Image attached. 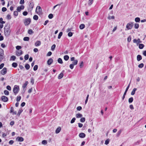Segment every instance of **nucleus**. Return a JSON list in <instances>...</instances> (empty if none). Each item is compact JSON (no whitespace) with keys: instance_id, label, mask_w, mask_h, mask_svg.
<instances>
[{"instance_id":"1","label":"nucleus","mask_w":146,"mask_h":146,"mask_svg":"<svg viewBox=\"0 0 146 146\" xmlns=\"http://www.w3.org/2000/svg\"><path fill=\"white\" fill-rule=\"evenodd\" d=\"M11 32L10 27L9 26H5L4 32L5 36H9Z\"/></svg>"},{"instance_id":"2","label":"nucleus","mask_w":146,"mask_h":146,"mask_svg":"<svg viewBox=\"0 0 146 146\" xmlns=\"http://www.w3.org/2000/svg\"><path fill=\"white\" fill-rule=\"evenodd\" d=\"M35 11L36 13L39 15L42 14V9L40 6H38L37 7Z\"/></svg>"},{"instance_id":"3","label":"nucleus","mask_w":146,"mask_h":146,"mask_svg":"<svg viewBox=\"0 0 146 146\" xmlns=\"http://www.w3.org/2000/svg\"><path fill=\"white\" fill-rule=\"evenodd\" d=\"M19 91V86L15 85L13 89V91L14 94L16 95L18 93Z\"/></svg>"},{"instance_id":"4","label":"nucleus","mask_w":146,"mask_h":146,"mask_svg":"<svg viewBox=\"0 0 146 146\" xmlns=\"http://www.w3.org/2000/svg\"><path fill=\"white\" fill-rule=\"evenodd\" d=\"M31 22V19L30 18H28L25 20L24 23L25 26H27L30 24Z\"/></svg>"},{"instance_id":"5","label":"nucleus","mask_w":146,"mask_h":146,"mask_svg":"<svg viewBox=\"0 0 146 146\" xmlns=\"http://www.w3.org/2000/svg\"><path fill=\"white\" fill-rule=\"evenodd\" d=\"M133 25V23L130 22L127 24L126 27L128 30L131 29L132 28Z\"/></svg>"},{"instance_id":"6","label":"nucleus","mask_w":146,"mask_h":146,"mask_svg":"<svg viewBox=\"0 0 146 146\" xmlns=\"http://www.w3.org/2000/svg\"><path fill=\"white\" fill-rule=\"evenodd\" d=\"M129 86H130V84L128 85L124 93V94H123V96L122 98V100H123L124 99V98H125V96L126 95V94L127 92V91L129 88Z\"/></svg>"},{"instance_id":"7","label":"nucleus","mask_w":146,"mask_h":146,"mask_svg":"<svg viewBox=\"0 0 146 146\" xmlns=\"http://www.w3.org/2000/svg\"><path fill=\"white\" fill-rule=\"evenodd\" d=\"M29 3H30L29 5V9L30 11H31L32 10L34 6L33 3V2L30 1Z\"/></svg>"},{"instance_id":"8","label":"nucleus","mask_w":146,"mask_h":146,"mask_svg":"<svg viewBox=\"0 0 146 146\" xmlns=\"http://www.w3.org/2000/svg\"><path fill=\"white\" fill-rule=\"evenodd\" d=\"M7 69L6 68H4L1 71V74L3 75L7 73Z\"/></svg>"},{"instance_id":"9","label":"nucleus","mask_w":146,"mask_h":146,"mask_svg":"<svg viewBox=\"0 0 146 146\" xmlns=\"http://www.w3.org/2000/svg\"><path fill=\"white\" fill-rule=\"evenodd\" d=\"M1 100L3 102H6L8 101V98L5 96H3L1 97Z\"/></svg>"},{"instance_id":"10","label":"nucleus","mask_w":146,"mask_h":146,"mask_svg":"<svg viewBox=\"0 0 146 146\" xmlns=\"http://www.w3.org/2000/svg\"><path fill=\"white\" fill-rule=\"evenodd\" d=\"M133 43H136L137 44H138L139 43L141 42L140 41V40L139 38H138L137 40H136L135 39H134L133 40Z\"/></svg>"},{"instance_id":"11","label":"nucleus","mask_w":146,"mask_h":146,"mask_svg":"<svg viewBox=\"0 0 146 146\" xmlns=\"http://www.w3.org/2000/svg\"><path fill=\"white\" fill-rule=\"evenodd\" d=\"M24 139L22 137H17L16 139V140L18 141L22 142L24 141Z\"/></svg>"},{"instance_id":"12","label":"nucleus","mask_w":146,"mask_h":146,"mask_svg":"<svg viewBox=\"0 0 146 146\" xmlns=\"http://www.w3.org/2000/svg\"><path fill=\"white\" fill-rule=\"evenodd\" d=\"M23 53V51L22 50L17 51H16V54L17 56H19L21 55Z\"/></svg>"},{"instance_id":"13","label":"nucleus","mask_w":146,"mask_h":146,"mask_svg":"<svg viewBox=\"0 0 146 146\" xmlns=\"http://www.w3.org/2000/svg\"><path fill=\"white\" fill-rule=\"evenodd\" d=\"M79 136L80 138H83L85 137L86 135L84 133H81L79 134Z\"/></svg>"},{"instance_id":"14","label":"nucleus","mask_w":146,"mask_h":146,"mask_svg":"<svg viewBox=\"0 0 146 146\" xmlns=\"http://www.w3.org/2000/svg\"><path fill=\"white\" fill-rule=\"evenodd\" d=\"M53 60L51 58H49L47 61V64L48 65H50L52 62Z\"/></svg>"},{"instance_id":"15","label":"nucleus","mask_w":146,"mask_h":146,"mask_svg":"<svg viewBox=\"0 0 146 146\" xmlns=\"http://www.w3.org/2000/svg\"><path fill=\"white\" fill-rule=\"evenodd\" d=\"M41 44V42L39 41H37L35 44V45L36 46H39Z\"/></svg>"},{"instance_id":"16","label":"nucleus","mask_w":146,"mask_h":146,"mask_svg":"<svg viewBox=\"0 0 146 146\" xmlns=\"http://www.w3.org/2000/svg\"><path fill=\"white\" fill-rule=\"evenodd\" d=\"M61 130V128L60 127H58L56 129V130L55 131V133H58Z\"/></svg>"},{"instance_id":"17","label":"nucleus","mask_w":146,"mask_h":146,"mask_svg":"<svg viewBox=\"0 0 146 146\" xmlns=\"http://www.w3.org/2000/svg\"><path fill=\"white\" fill-rule=\"evenodd\" d=\"M142 58L141 56L140 55H138L137 56V60L138 61L142 59Z\"/></svg>"},{"instance_id":"18","label":"nucleus","mask_w":146,"mask_h":146,"mask_svg":"<svg viewBox=\"0 0 146 146\" xmlns=\"http://www.w3.org/2000/svg\"><path fill=\"white\" fill-rule=\"evenodd\" d=\"M64 75L63 73L62 72H61L60 74L58 77V79H60L62 78L63 77Z\"/></svg>"},{"instance_id":"19","label":"nucleus","mask_w":146,"mask_h":146,"mask_svg":"<svg viewBox=\"0 0 146 146\" xmlns=\"http://www.w3.org/2000/svg\"><path fill=\"white\" fill-rule=\"evenodd\" d=\"M76 117L77 118H81L82 117V115L80 113H78L76 115Z\"/></svg>"},{"instance_id":"20","label":"nucleus","mask_w":146,"mask_h":146,"mask_svg":"<svg viewBox=\"0 0 146 146\" xmlns=\"http://www.w3.org/2000/svg\"><path fill=\"white\" fill-rule=\"evenodd\" d=\"M0 56H4V51L1 48H0Z\"/></svg>"},{"instance_id":"21","label":"nucleus","mask_w":146,"mask_h":146,"mask_svg":"<svg viewBox=\"0 0 146 146\" xmlns=\"http://www.w3.org/2000/svg\"><path fill=\"white\" fill-rule=\"evenodd\" d=\"M136 90L137 89L136 88H134L131 92V94L132 95H134L135 94V92Z\"/></svg>"},{"instance_id":"22","label":"nucleus","mask_w":146,"mask_h":146,"mask_svg":"<svg viewBox=\"0 0 146 146\" xmlns=\"http://www.w3.org/2000/svg\"><path fill=\"white\" fill-rule=\"evenodd\" d=\"M122 129H120L117 132V136L119 137L122 131Z\"/></svg>"},{"instance_id":"23","label":"nucleus","mask_w":146,"mask_h":146,"mask_svg":"<svg viewBox=\"0 0 146 146\" xmlns=\"http://www.w3.org/2000/svg\"><path fill=\"white\" fill-rule=\"evenodd\" d=\"M93 0H89L88 1V5L89 6H90L93 3Z\"/></svg>"},{"instance_id":"24","label":"nucleus","mask_w":146,"mask_h":146,"mask_svg":"<svg viewBox=\"0 0 146 146\" xmlns=\"http://www.w3.org/2000/svg\"><path fill=\"white\" fill-rule=\"evenodd\" d=\"M64 58L65 60L67 61L69 59V57L68 55H65L64 56Z\"/></svg>"},{"instance_id":"25","label":"nucleus","mask_w":146,"mask_h":146,"mask_svg":"<svg viewBox=\"0 0 146 146\" xmlns=\"http://www.w3.org/2000/svg\"><path fill=\"white\" fill-rule=\"evenodd\" d=\"M85 27V25L84 24H82L80 25L79 28L80 29H82Z\"/></svg>"},{"instance_id":"26","label":"nucleus","mask_w":146,"mask_h":146,"mask_svg":"<svg viewBox=\"0 0 146 146\" xmlns=\"http://www.w3.org/2000/svg\"><path fill=\"white\" fill-rule=\"evenodd\" d=\"M144 46V45L143 44H141L139 45V48L140 49H142L143 48Z\"/></svg>"},{"instance_id":"27","label":"nucleus","mask_w":146,"mask_h":146,"mask_svg":"<svg viewBox=\"0 0 146 146\" xmlns=\"http://www.w3.org/2000/svg\"><path fill=\"white\" fill-rule=\"evenodd\" d=\"M133 97H131L129 98L128 100L129 103H132L133 102Z\"/></svg>"},{"instance_id":"28","label":"nucleus","mask_w":146,"mask_h":146,"mask_svg":"<svg viewBox=\"0 0 146 146\" xmlns=\"http://www.w3.org/2000/svg\"><path fill=\"white\" fill-rule=\"evenodd\" d=\"M58 62L61 64H62L63 63L62 61L61 58H58Z\"/></svg>"},{"instance_id":"29","label":"nucleus","mask_w":146,"mask_h":146,"mask_svg":"<svg viewBox=\"0 0 146 146\" xmlns=\"http://www.w3.org/2000/svg\"><path fill=\"white\" fill-rule=\"evenodd\" d=\"M28 83V82L27 81L25 83H24L23 86V87L24 88H25L27 85Z\"/></svg>"},{"instance_id":"30","label":"nucleus","mask_w":146,"mask_h":146,"mask_svg":"<svg viewBox=\"0 0 146 146\" xmlns=\"http://www.w3.org/2000/svg\"><path fill=\"white\" fill-rule=\"evenodd\" d=\"M23 111V110L22 109H20L18 111L17 115L19 116L21 113Z\"/></svg>"},{"instance_id":"31","label":"nucleus","mask_w":146,"mask_h":146,"mask_svg":"<svg viewBox=\"0 0 146 146\" xmlns=\"http://www.w3.org/2000/svg\"><path fill=\"white\" fill-rule=\"evenodd\" d=\"M17 66V64L16 62H13L12 64V66L14 68L16 67Z\"/></svg>"},{"instance_id":"32","label":"nucleus","mask_w":146,"mask_h":146,"mask_svg":"<svg viewBox=\"0 0 146 146\" xmlns=\"http://www.w3.org/2000/svg\"><path fill=\"white\" fill-rule=\"evenodd\" d=\"M25 67L26 69L29 70L30 68V65L29 64H27L25 65Z\"/></svg>"},{"instance_id":"33","label":"nucleus","mask_w":146,"mask_h":146,"mask_svg":"<svg viewBox=\"0 0 146 146\" xmlns=\"http://www.w3.org/2000/svg\"><path fill=\"white\" fill-rule=\"evenodd\" d=\"M21 99V97L20 96H18L17 97L16 101L17 102H19Z\"/></svg>"},{"instance_id":"34","label":"nucleus","mask_w":146,"mask_h":146,"mask_svg":"<svg viewBox=\"0 0 146 146\" xmlns=\"http://www.w3.org/2000/svg\"><path fill=\"white\" fill-rule=\"evenodd\" d=\"M34 33L33 31L31 29H29L28 31V33L29 34H32Z\"/></svg>"},{"instance_id":"35","label":"nucleus","mask_w":146,"mask_h":146,"mask_svg":"<svg viewBox=\"0 0 146 146\" xmlns=\"http://www.w3.org/2000/svg\"><path fill=\"white\" fill-rule=\"evenodd\" d=\"M78 61L77 60H74V62H72L73 63L72 64H73L74 65H76L78 63Z\"/></svg>"},{"instance_id":"36","label":"nucleus","mask_w":146,"mask_h":146,"mask_svg":"<svg viewBox=\"0 0 146 146\" xmlns=\"http://www.w3.org/2000/svg\"><path fill=\"white\" fill-rule=\"evenodd\" d=\"M108 19H109V20H110L111 19H113L115 18V17L113 16H109L108 17Z\"/></svg>"},{"instance_id":"37","label":"nucleus","mask_w":146,"mask_h":146,"mask_svg":"<svg viewBox=\"0 0 146 146\" xmlns=\"http://www.w3.org/2000/svg\"><path fill=\"white\" fill-rule=\"evenodd\" d=\"M4 94L6 95H9V92L7 90H5L4 92Z\"/></svg>"},{"instance_id":"38","label":"nucleus","mask_w":146,"mask_h":146,"mask_svg":"<svg viewBox=\"0 0 146 146\" xmlns=\"http://www.w3.org/2000/svg\"><path fill=\"white\" fill-rule=\"evenodd\" d=\"M62 32H60L58 35V39H60L61 38V36L62 35Z\"/></svg>"},{"instance_id":"39","label":"nucleus","mask_w":146,"mask_h":146,"mask_svg":"<svg viewBox=\"0 0 146 146\" xmlns=\"http://www.w3.org/2000/svg\"><path fill=\"white\" fill-rule=\"evenodd\" d=\"M135 21L136 22H139L140 21V19L139 17H136L135 19Z\"/></svg>"},{"instance_id":"40","label":"nucleus","mask_w":146,"mask_h":146,"mask_svg":"<svg viewBox=\"0 0 146 146\" xmlns=\"http://www.w3.org/2000/svg\"><path fill=\"white\" fill-rule=\"evenodd\" d=\"M29 38L28 37H25L24 38L23 40L25 41H28L29 40Z\"/></svg>"},{"instance_id":"41","label":"nucleus","mask_w":146,"mask_h":146,"mask_svg":"<svg viewBox=\"0 0 146 146\" xmlns=\"http://www.w3.org/2000/svg\"><path fill=\"white\" fill-rule=\"evenodd\" d=\"M56 47V45L55 44H53L51 46V49L52 50L54 51Z\"/></svg>"},{"instance_id":"42","label":"nucleus","mask_w":146,"mask_h":146,"mask_svg":"<svg viewBox=\"0 0 146 146\" xmlns=\"http://www.w3.org/2000/svg\"><path fill=\"white\" fill-rule=\"evenodd\" d=\"M33 18L34 20H37L38 19V18L37 15H34Z\"/></svg>"},{"instance_id":"43","label":"nucleus","mask_w":146,"mask_h":146,"mask_svg":"<svg viewBox=\"0 0 146 146\" xmlns=\"http://www.w3.org/2000/svg\"><path fill=\"white\" fill-rule=\"evenodd\" d=\"M29 58V55L28 54H27L25 55L24 56L25 59L26 60H28Z\"/></svg>"},{"instance_id":"44","label":"nucleus","mask_w":146,"mask_h":146,"mask_svg":"<svg viewBox=\"0 0 146 146\" xmlns=\"http://www.w3.org/2000/svg\"><path fill=\"white\" fill-rule=\"evenodd\" d=\"M144 66V64L142 63L138 65V67L139 68H143Z\"/></svg>"},{"instance_id":"45","label":"nucleus","mask_w":146,"mask_h":146,"mask_svg":"<svg viewBox=\"0 0 146 146\" xmlns=\"http://www.w3.org/2000/svg\"><path fill=\"white\" fill-rule=\"evenodd\" d=\"M85 121V118L84 117H82L80 119V121L81 122H84Z\"/></svg>"},{"instance_id":"46","label":"nucleus","mask_w":146,"mask_h":146,"mask_svg":"<svg viewBox=\"0 0 146 146\" xmlns=\"http://www.w3.org/2000/svg\"><path fill=\"white\" fill-rule=\"evenodd\" d=\"M139 25L138 24L135 23L134 25V27L135 29H138L139 27Z\"/></svg>"},{"instance_id":"47","label":"nucleus","mask_w":146,"mask_h":146,"mask_svg":"<svg viewBox=\"0 0 146 146\" xmlns=\"http://www.w3.org/2000/svg\"><path fill=\"white\" fill-rule=\"evenodd\" d=\"M38 68V66L37 65H35L34 66V68H33V70L34 71H36V70Z\"/></svg>"},{"instance_id":"48","label":"nucleus","mask_w":146,"mask_h":146,"mask_svg":"<svg viewBox=\"0 0 146 146\" xmlns=\"http://www.w3.org/2000/svg\"><path fill=\"white\" fill-rule=\"evenodd\" d=\"M109 141H110V140L109 139H107L106 141H105V144L106 145H108L109 143Z\"/></svg>"},{"instance_id":"49","label":"nucleus","mask_w":146,"mask_h":146,"mask_svg":"<svg viewBox=\"0 0 146 146\" xmlns=\"http://www.w3.org/2000/svg\"><path fill=\"white\" fill-rule=\"evenodd\" d=\"M75 120L76 118L75 117H73L70 123H73L75 122Z\"/></svg>"},{"instance_id":"50","label":"nucleus","mask_w":146,"mask_h":146,"mask_svg":"<svg viewBox=\"0 0 146 146\" xmlns=\"http://www.w3.org/2000/svg\"><path fill=\"white\" fill-rule=\"evenodd\" d=\"M16 59V57L14 56H11V59L13 60H14Z\"/></svg>"},{"instance_id":"51","label":"nucleus","mask_w":146,"mask_h":146,"mask_svg":"<svg viewBox=\"0 0 146 146\" xmlns=\"http://www.w3.org/2000/svg\"><path fill=\"white\" fill-rule=\"evenodd\" d=\"M53 17V15L52 14H50L48 16V18L50 19H52Z\"/></svg>"},{"instance_id":"52","label":"nucleus","mask_w":146,"mask_h":146,"mask_svg":"<svg viewBox=\"0 0 146 146\" xmlns=\"http://www.w3.org/2000/svg\"><path fill=\"white\" fill-rule=\"evenodd\" d=\"M140 142L141 141L140 140L138 141H137L135 142L134 143V145H139L140 143Z\"/></svg>"},{"instance_id":"53","label":"nucleus","mask_w":146,"mask_h":146,"mask_svg":"<svg viewBox=\"0 0 146 146\" xmlns=\"http://www.w3.org/2000/svg\"><path fill=\"white\" fill-rule=\"evenodd\" d=\"M73 33L71 32H69L68 34V36L69 37H71L72 36Z\"/></svg>"},{"instance_id":"54","label":"nucleus","mask_w":146,"mask_h":146,"mask_svg":"<svg viewBox=\"0 0 146 146\" xmlns=\"http://www.w3.org/2000/svg\"><path fill=\"white\" fill-rule=\"evenodd\" d=\"M42 143L44 145H46L47 143V142L46 140H44L42 141Z\"/></svg>"},{"instance_id":"55","label":"nucleus","mask_w":146,"mask_h":146,"mask_svg":"<svg viewBox=\"0 0 146 146\" xmlns=\"http://www.w3.org/2000/svg\"><path fill=\"white\" fill-rule=\"evenodd\" d=\"M16 48L17 50H19L21 48V47L20 46H16Z\"/></svg>"},{"instance_id":"56","label":"nucleus","mask_w":146,"mask_h":146,"mask_svg":"<svg viewBox=\"0 0 146 146\" xmlns=\"http://www.w3.org/2000/svg\"><path fill=\"white\" fill-rule=\"evenodd\" d=\"M84 63L83 61H82L80 65V67L82 68L83 66Z\"/></svg>"},{"instance_id":"57","label":"nucleus","mask_w":146,"mask_h":146,"mask_svg":"<svg viewBox=\"0 0 146 146\" xmlns=\"http://www.w3.org/2000/svg\"><path fill=\"white\" fill-rule=\"evenodd\" d=\"M7 19L9 20L11 18V15L9 14H8L7 15Z\"/></svg>"},{"instance_id":"58","label":"nucleus","mask_w":146,"mask_h":146,"mask_svg":"<svg viewBox=\"0 0 146 146\" xmlns=\"http://www.w3.org/2000/svg\"><path fill=\"white\" fill-rule=\"evenodd\" d=\"M77 110L78 111H80L82 109V107L81 106H79L77 108Z\"/></svg>"},{"instance_id":"59","label":"nucleus","mask_w":146,"mask_h":146,"mask_svg":"<svg viewBox=\"0 0 146 146\" xmlns=\"http://www.w3.org/2000/svg\"><path fill=\"white\" fill-rule=\"evenodd\" d=\"M4 58V56H0V62L2 61Z\"/></svg>"},{"instance_id":"60","label":"nucleus","mask_w":146,"mask_h":146,"mask_svg":"<svg viewBox=\"0 0 146 146\" xmlns=\"http://www.w3.org/2000/svg\"><path fill=\"white\" fill-rule=\"evenodd\" d=\"M74 65L73 64H70L69 66L70 68L72 69H73V68H74Z\"/></svg>"},{"instance_id":"61","label":"nucleus","mask_w":146,"mask_h":146,"mask_svg":"<svg viewBox=\"0 0 146 146\" xmlns=\"http://www.w3.org/2000/svg\"><path fill=\"white\" fill-rule=\"evenodd\" d=\"M31 83H32V84H34V80L33 78H32L31 79Z\"/></svg>"},{"instance_id":"62","label":"nucleus","mask_w":146,"mask_h":146,"mask_svg":"<svg viewBox=\"0 0 146 146\" xmlns=\"http://www.w3.org/2000/svg\"><path fill=\"white\" fill-rule=\"evenodd\" d=\"M14 142V141L13 140H11L9 142V144L10 145H12Z\"/></svg>"},{"instance_id":"63","label":"nucleus","mask_w":146,"mask_h":146,"mask_svg":"<svg viewBox=\"0 0 146 146\" xmlns=\"http://www.w3.org/2000/svg\"><path fill=\"white\" fill-rule=\"evenodd\" d=\"M13 14L14 15L17 16L18 15V13L17 11H15L14 12Z\"/></svg>"},{"instance_id":"64","label":"nucleus","mask_w":146,"mask_h":146,"mask_svg":"<svg viewBox=\"0 0 146 146\" xmlns=\"http://www.w3.org/2000/svg\"><path fill=\"white\" fill-rule=\"evenodd\" d=\"M131 40V37L130 36H129L127 38V41L128 42H130Z\"/></svg>"}]
</instances>
